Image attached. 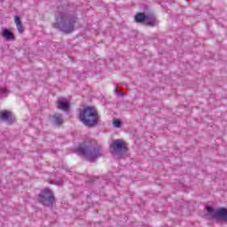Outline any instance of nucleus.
<instances>
[{"mask_svg": "<svg viewBox=\"0 0 227 227\" xmlns=\"http://www.w3.org/2000/svg\"><path fill=\"white\" fill-rule=\"evenodd\" d=\"M76 153L78 155H83L86 160L90 162H95L96 159L102 155L100 152V145L96 140H86L82 144H81Z\"/></svg>", "mask_w": 227, "mask_h": 227, "instance_id": "1", "label": "nucleus"}, {"mask_svg": "<svg viewBox=\"0 0 227 227\" xmlns=\"http://www.w3.org/2000/svg\"><path fill=\"white\" fill-rule=\"evenodd\" d=\"M0 121H4L7 125H13L17 119L13 115V112L8 110L0 111Z\"/></svg>", "mask_w": 227, "mask_h": 227, "instance_id": "7", "label": "nucleus"}, {"mask_svg": "<svg viewBox=\"0 0 227 227\" xmlns=\"http://www.w3.org/2000/svg\"><path fill=\"white\" fill-rule=\"evenodd\" d=\"M119 95L123 96V93H122V92H121V93H119Z\"/></svg>", "mask_w": 227, "mask_h": 227, "instance_id": "16", "label": "nucleus"}, {"mask_svg": "<svg viewBox=\"0 0 227 227\" xmlns=\"http://www.w3.org/2000/svg\"><path fill=\"white\" fill-rule=\"evenodd\" d=\"M145 20H146V14L145 12H138L135 16V21L137 24H145Z\"/></svg>", "mask_w": 227, "mask_h": 227, "instance_id": "10", "label": "nucleus"}, {"mask_svg": "<svg viewBox=\"0 0 227 227\" xmlns=\"http://www.w3.org/2000/svg\"><path fill=\"white\" fill-rule=\"evenodd\" d=\"M207 212V215L211 217V219H215L216 221H223L227 223V208L226 207H218L215 209L211 206L206 207Z\"/></svg>", "mask_w": 227, "mask_h": 227, "instance_id": "6", "label": "nucleus"}, {"mask_svg": "<svg viewBox=\"0 0 227 227\" xmlns=\"http://www.w3.org/2000/svg\"><path fill=\"white\" fill-rule=\"evenodd\" d=\"M56 20L57 21L52 24V27L68 34L72 33L75 29V24H77L79 19L74 13H61Z\"/></svg>", "mask_w": 227, "mask_h": 227, "instance_id": "2", "label": "nucleus"}, {"mask_svg": "<svg viewBox=\"0 0 227 227\" xmlns=\"http://www.w3.org/2000/svg\"><path fill=\"white\" fill-rule=\"evenodd\" d=\"M2 36H4V38H6V40H15V35L9 29H4L3 31Z\"/></svg>", "mask_w": 227, "mask_h": 227, "instance_id": "13", "label": "nucleus"}, {"mask_svg": "<svg viewBox=\"0 0 227 227\" xmlns=\"http://www.w3.org/2000/svg\"><path fill=\"white\" fill-rule=\"evenodd\" d=\"M57 107L61 111L67 112L70 109V102L65 98H59L57 101Z\"/></svg>", "mask_w": 227, "mask_h": 227, "instance_id": "8", "label": "nucleus"}, {"mask_svg": "<svg viewBox=\"0 0 227 227\" xmlns=\"http://www.w3.org/2000/svg\"><path fill=\"white\" fill-rule=\"evenodd\" d=\"M14 22L16 24L17 29L19 33L22 34L24 33V26L22 25V21L20 20V17L15 16L14 17Z\"/></svg>", "mask_w": 227, "mask_h": 227, "instance_id": "11", "label": "nucleus"}, {"mask_svg": "<svg viewBox=\"0 0 227 227\" xmlns=\"http://www.w3.org/2000/svg\"><path fill=\"white\" fill-rule=\"evenodd\" d=\"M2 3H3V1H4V0H0Z\"/></svg>", "mask_w": 227, "mask_h": 227, "instance_id": "18", "label": "nucleus"}, {"mask_svg": "<svg viewBox=\"0 0 227 227\" xmlns=\"http://www.w3.org/2000/svg\"><path fill=\"white\" fill-rule=\"evenodd\" d=\"M115 91H118V88H115Z\"/></svg>", "mask_w": 227, "mask_h": 227, "instance_id": "17", "label": "nucleus"}, {"mask_svg": "<svg viewBox=\"0 0 227 227\" xmlns=\"http://www.w3.org/2000/svg\"><path fill=\"white\" fill-rule=\"evenodd\" d=\"M113 125L116 129H120L121 127V121H120L119 119H114Z\"/></svg>", "mask_w": 227, "mask_h": 227, "instance_id": "14", "label": "nucleus"}, {"mask_svg": "<svg viewBox=\"0 0 227 227\" xmlns=\"http://www.w3.org/2000/svg\"><path fill=\"white\" fill-rule=\"evenodd\" d=\"M52 121L55 125H62L63 115L61 114H55L52 115Z\"/></svg>", "mask_w": 227, "mask_h": 227, "instance_id": "12", "label": "nucleus"}, {"mask_svg": "<svg viewBox=\"0 0 227 227\" xmlns=\"http://www.w3.org/2000/svg\"><path fill=\"white\" fill-rule=\"evenodd\" d=\"M110 152L113 157H115V159H121V157H123V155L129 152L127 143L121 139L114 140L110 145Z\"/></svg>", "mask_w": 227, "mask_h": 227, "instance_id": "4", "label": "nucleus"}, {"mask_svg": "<svg viewBox=\"0 0 227 227\" xmlns=\"http://www.w3.org/2000/svg\"><path fill=\"white\" fill-rule=\"evenodd\" d=\"M156 18L153 14H147L145 15V20L144 22V24H145L146 26H155V22H156Z\"/></svg>", "mask_w": 227, "mask_h": 227, "instance_id": "9", "label": "nucleus"}, {"mask_svg": "<svg viewBox=\"0 0 227 227\" xmlns=\"http://www.w3.org/2000/svg\"><path fill=\"white\" fill-rule=\"evenodd\" d=\"M37 200L43 207H52L56 203V197L51 189L45 188L38 194Z\"/></svg>", "mask_w": 227, "mask_h": 227, "instance_id": "5", "label": "nucleus"}, {"mask_svg": "<svg viewBox=\"0 0 227 227\" xmlns=\"http://www.w3.org/2000/svg\"><path fill=\"white\" fill-rule=\"evenodd\" d=\"M79 119L86 127H97L100 121V116L96 107L86 106L80 109Z\"/></svg>", "mask_w": 227, "mask_h": 227, "instance_id": "3", "label": "nucleus"}, {"mask_svg": "<svg viewBox=\"0 0 227 227\" xmlns=\"http://www.w3.org/2000/svg\"><path fill=\"white\" fill-rule=\"evenodd\" d=\"M5 93H8V90L4 88H0V95H4Z\"/></svg>", "mask_w": 227, "mask_h": 227, "instance_id": "15", "label": "nucleus"}]
</instances>
